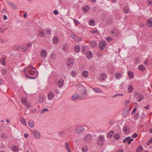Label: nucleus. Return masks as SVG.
<instances>
[{"label": "nucleus", "instance_id": "nucleus-63", "mask_svg": "<svg viewBox=\"0 0 152 152\" xmlns=\"http://www.w3.org/2000/svg\"><path fill=\"white\" fill-rule=\"evenodd\" d=\"M144 108H145L146 109L148 110L150 108L149 106V105H148L144 107Z\"/></svg>", "mask_w": 152, "mask_h": 152}, {"label": "nucleus", "instance_id": "nucleus-2", "mask_svg": "<svg viewBox=\"0 0 152 152\" xmlns=\"http://www.w3.org/2000/svg\"><path fill=\"white\" fill-rule=\"evenodd\" d=\"M28 72L29 75L31 76H34L33 77H31L28 75L26 73H25L26 76L28 78L30 79H35L37 77L38 75V74L37 72L34 69H28Z\"/></svg>", "mask_w": 152, "mask_h": 152}, {"label": "nucleus", "instance_id": "nucleus-43", "mask_svg": "<svg viewBox=\"0 0 152 152\" xmlns=\"http://www.w3.org/2000/svg\"><path fill=\"white\" fill-rule=\"evenodd\" d=\"M76 73L75 71L73 70L70 72L71 75L73 77H75L76 75Z\"/></svg>", "mask_w": 152, "mask_h": 152}, {"label": "nucleus", "instance_id": "nucleus-47", "mask_svg": "<svg viewBox=\"0 0 152 152\" xmlns=\"http://www.w3.org/2000/svg\"><path fill=\"white\" fill-rule=\"evenodd\" d=\"M46 34L49 35H50L51 34V30L48 29V28H46Z\"/></svg>", "mask_w": 152, "mask_h": 152}, {"label": "nucleus", "instance_id": "nucleus-42", "mask_svg": "<svg viewBox=\"0 0 152 152\" xmlns=\"http://www.w3.org/2000/svg\"><path fill=\"white\" fill-rule=\"evenodd\" d=\"M20 122L21 123L23 124V125L26 126L27 125V123L25 121V119L23 118L22 119L20 120Z\"/></svg>", "mask_w": 152, "mask_h": 152}, {"label": "nucleus", "instance_id": "nucleus-62", "mask_svg": "<svg viewBox=\"0 0 152 152\" xmlns=\"http://www.w3.org/2000/svg\"><path fill=\"white\" fill-rule=\"evenodd\" d=\"M53 13L55 15H57L58 13V11L57 10H54Z\"/></svg>", "mask_w": 152, "mask_h": 152}, {"label": "nucleus", "instance_id": "nucleus-56", "mask_svg": "<svg viewBox=\"0 0 152 152\" xmlns=\"http://www.w3.org/2000/svg\"><path fill=\"white\" fill-rule=\"evenodd\" d=\"M138 136V134L136 133H134L133 135H132V137L134 138H135Z\"/></svg>", "mask_w": 152, "mask_h": 152}, {"label": "nucleus", "instance_id": "nucleus-26", "mask_svg": "<svg viewBox=\"0 0 152 152\" xmlns=\"http://www.w3.org/2000/svg\"><path fill=\"white\" fill-rule=\"evenodd\" d=\"M146 24L147 25L148 27H151L152 26V21L151 18L150 19L147 20Z\"/></svg>", "mask_w": 152, "mask_h": 152}, {"label": "nucleus", "instance_id": "nucleus-44", "mask_svg": "<svg viewBox=\"0 0 152 152\" xmlns=\"http://www.w3.org/2000/svg\"><path fill=\"white\" fill-rule=\"evenodd\" d=\"M1 137L2 138H4L7 139V135L6 134H5L4 133H2L1 134Z\"/></svg>", "mask_w": 152, "mask_h": 152}, {"label": "nucleus", "instance_id": "nucleus-12", "mask_svg": "<svg viewBox=\"0 0 152 152\" xmlns=\"http://www.w3.org/2000/svg\"><path fill=\"white\" fill-rule=\"evenodd\" d=\"M123 131L124 133L126 134H128L129 132L130 129L129 126L127 125L125 126L123 128Z\"/></svg>", "mask_w": 152, "mask_h": 152}, {"label": "nucleus", "instance_id": "nucleus-20", "mask_svg": "<svg viewBox=\"0 0 152 152\" xmlns=\"http://www.w3.org/2000/svg\"><path fill=\"white\" fill-rule=\"evenodd\" d=\"M123 75L120 73H116L115 74V78L116 79L119 80L121 78Z\"/></svg>", "mask_w": 152, "mask_h": 152}, {"label": "nucleus", "instance_id": "nucleus-34", "mask_svg": "<svg viewBox=\"0 0 152 152\" xmlns=\"http://www.w3.org/2000/svg\"><path fill=\"white\" fill-rule=\"evenodd\" d=\"M107 21L108 22V24H109V23L111 24L113 21V18L112 17L110 16L109 19L107 20Z\"/></svg>", "mask_w": 152, "mask_h": 152}, {"label": "nucleus", "instance_id": "nucleus-32", "mask_svg": "<svg viewBox=\"0 0 152 152\" xmlns=\"http://www.w3.org/2000/svg\"><path fill=\"white\" fill-rule=\"evenodd\" d=\"M89 24L90 26H94L95 25V23L94 20L93 19H91L89 20Z\"/></svg>", "mask_w": 152, "mask_h": 152}, {"label": "nucleus", "instance_id": "nucleus-14", "mask_svg": "<svg viewBox=\"0 0 152 152\" xmlns=\"http://www.w3.org/2000/svg\"><path fill=\"white\" fill-rule=\"evenodd\" d=\"M66 63L67 64L68 67H70L73 65L74 64V61L72 60L71 58H70L67 60Z\"/></svg>", "mask_w": 152, "mask_h": 152}, {"label": "nucleus", "instance_id": "nucleus-24", "mask_svg": "<svg viewBox=\"0 0 152 152\" xmlns=\"http://www.w3.org/2000/svg\"><path fill=\"white\" fill-rule=\"evenodd\" d=\"M11 148L12 151L14 152H18L19 151L18 148L16 145L12 146Z\"/></svg>", "mask_w": 152, "mask_h": 152}, {"label": "nucleus", "instance_id": "nucleus-35", "mask_svg": "<svg viewBox=\"0 0 152 152\" xmlns=\"http://www.w3.org/2000/svg\"><path fill=\"white\" fill-rule=\"evenodd\" d=\"M82 9L84 12H87L89 10V7L88 6H86L83 7H82Z\"/></svg>", "mask_w": 152, "mask_h": 152}, {"label": "nucleus", "instance_id": "nucleus-55", "mask_svg": "<svg viewBox=\"0 0 152 152\" xmlns=\"http://www.w3.org/2000/svg\"><path fill=\"white\" fill-rule=\"evenodd\" d=\"M137 110V107H135L132 110V112H131V114H132L134 113H135Z\"/></svg>", "mask_w": 152, "mask_h": 152}, {"label": "nucleus", "instance_id": "nucleus-40", "mask_svg": "<svg viewBox=\"0 0 152 152\" xmlns=\"http://www.w3.org/2000/svg\"><path fill=\"white\" fill-rule=\"evenodd\" d=\"M142 149V146L141 145H140L137 148L136 150V152H140V151Z\"/></svg>", "mask_w": 152, "mask_h": 152}, {"label": "nucleus", "instance_id": "nucleus-6", "mask_svg": "<svg viewBox=\"0 0 152 152\" xmlns=\"http://www.w3.org/2000/svg\"><path fill=\"white\" fill-rule=\"evenodd\" d=\"M135 96H136L137 99V101L138 102H140L141 101L144 99V96L140 94H138L137 93L135 94Z\"/></svg>", "mask_w": 152, "mask_h": 152}, {"label": "nucleus", "instance_id": "nucleus-27", "mask_svg": "<svg viewBox=\"0 0 152 152\" xmlns=\"http://www.w3.org/2000/svg\"><path fill=\"white\" fill-rule=\"evenodd\" d=\"M65 146L66 149L67 150L68 152H71V150L70 148L69 144L68 142H66L65 143Z\"/></svg>", "mask_w": 152, "mask_h": 152}, {"label": "nucleus", "instance_id": "nucleus-61", "mask_svg": "<svg viewBox=\"0 0 152 152\" xmlns=\"http://www.w3.org/2000/svg\"><path fill=\"white\" fill-rule=\"evenodd\" d=\"M124 83L123 82L119 86V88L121 89H122L123 88V84Z\"/></svg>", "mask_w": 152, "mask_h": 152}, {"label": "nucleus", "instance_id": "nucleus-33", "mask_svg": "<svg viewBox=\"0 0 152 152\" xmlns=\"http://www.w3.org/2000/svg\"><path fill=\"white\" fill-rule=\"evenodd\" d=\"M80 96V95H79L78 94H75L73 95L72 96V99L73 100H76L79 96Z\"/></svg>", "mask_w": 152, "mask_h": 152}, {"label": "nucleus", "instance_id": "nucleus-23", "mask_svg": "<svg viewBox=\"0 0 152 152\" xmlns=\"http://www.w3.org/2000/svg\"><path fill=\"white\" fill-rule=\"evenodd\" d=\"M133 87L131 85H129L127 88V91L129 93H132L133 91Z\"/></svg>", "mask_w": 152, "mask_h": 152}, {"label": "nucleus", "instance_id": "nucleus-30", "mask_svg": "<svg viewBox=\"0 0 152 152\" xmlns=\"http://www.w3.org/2000/svg\"><path fill=\"white\" fill-rule=\"evenodd\" d=\"M29 126L31 128H33L34 127V123L32 120H29L28 122Z\"/></svg>", "mask_w": 152, "mask_h": 152}, {"label": "nucleus", "instance_id": "nucleus-50", "mask_svg": "<svg viewBox=\"0 0 152 152\" xmlns=\"http://www.w3.org/2000/svg\"><path fill=\"white\" fill-rule=\"evenodd\" d=\"M48 110V108H45L42 110L40 112L41 114H43L45 112L47 111Z\"/></svg>", "mask_w": 152, "mask_h": 152}, {"label": "nucleus", "instance_id": "nucleus-16", "mask_svg": "<svg viewBox=\"0 0 152 152\" xmlns=\"http://www.w3.org/2000/svg\"><path fill=\"white\" fill-rule=\"evenodd\" d=\"M88 72L87 70L84 71L82 73V76L84 78H87L88 76Z\"/></svg>", "mask_w": 152, "mask_h": 152}, {"label": "nucleus", "instance_id": "nucleus-38", "mask_svg": "<svg viewBox=\"0 0 152 152\" xmlns=\"http://www.w3.org/2000/svg\"><path fill=\"white\" fill-rule=\"evenodd\" d=\"M129 10V9L127 6L125 7L124 9V11L125 13H128Z\"/></svg>", "mask_w": 152, "mask_h": 152}, {"label": "nucleus", "instance_id": "nucleus-60", "mask_svg": "<svg viewBox=\"0 0 152 152\" xmlns=\"http://www.w3.org/2000/svg\"><path fill=\"white\" fill-rule=\"evenodd\" d=\"M6 41L4 40L3 39L0 38V43H4Z\"/></svg>", "mask_w": 152, "mask_h": 152}, {"label": "nucleus", "instance_id": "nucleus-46", "mask_svg": "<svg viewBox=\"0 0 152 152\" xmlns=\"http://www.w3.org/2000/svg\"><path fill=\"white\" fill-rule=\"evenodd\" d=\"M73 20H74V23L75 25L77 26L79 24V22L78 20H76L75 19H73Z\"/></svg>", "mask_w": 152, "mask_h": 152}, {"label": "nucleus", "instance_id": "nucleus-19", "mask_svg": "<svg viewBox=\"0 0 152 152\" xmlns=\"http://www.w3.org/2000/svg\"><path fill=\"white\" fill-rule=\"evenodd\" d=\"M54 95L52 91H50L48 94V99L49 100L52 99L54 97Z\"/></svg>", "mask_w": 152, "mask_h": 152}, {"label": "nucleus", "instance_id": "nucleus-45", "mask_svg": "<svg viewBox=\"0 0 152 152\" xmlns=\"http://www.w3.org/2000/svg\"><path fill=\"white\" fill-rule=\"evenodd\" d=\"M120 137V135L118 134H115L114 136V138L115 140H117L119 139Z\"/></svg>", "mask_w": 152, "mask_h": 152}, {"label": "nucleus", "instance_id": "nucleus-64", "mask_svg": "<svg viewBox=\"0 0 152 152\" xmlns=\"http://www.w3.org/2000/svg\"><path fill=\"white\" fill-rule=\"evenodd\" d=\"M149 2V4L151 5L152 4V0H148Z\"/></svg>", "mask_w": 152, "mask_h": 152}, {"label": "nucleus", "instance_id": "nucleus-49", "mask_svg": "<svg viewBox=\"0 0 152 152\" xmlns=\"http://www.w3.org/2000/svg\"><path fill=\"white\" fill-rule=\"evenodd\" d=\"M88 150V148L87 147H85L83 148L82 149V152H86Z\"/></svg>", "mask_w": 152, "mask_h": 152}, {"label": "nucleus", "instance_id": "nucleus-39", "mask_svg": "<svg viewBox=\"0 0 152 152\" xmlns=\"http://www.w3.org/2000/svg\"><path fill=\"white\" fill-rule=\"evenodd\" d=\"M128 75L131 78H132L134 77L133 73L132 71H128Z\"/></svg>", "mask_w": 152, "mask_h": 152}, {"label": "nucleus", "instance_id": "nucleus-52", "mask_svg": "<svg viewBox=\"0 0 152 152\" xmlns=\"http://www.w3.org/2000/svg\"><path fill=\"white\" fill-rule=\"evenodd\" d=\"M140 60L139 58H137L135 59V64H137L140 63Z\"/></svg>", "mask_w": 152, "mask_h": 152}, {"label": "nucleus", "instance_id": "nucleus-57", "mask_svg": "<svg viewBox=\"0 0 152 152\" xmlns=\"http://www.w3.org/2000/svg\"><path fill=\"white\" fill-rule=\"evenodd\" d=\"M101 75L103 76H104L105 78H107V74L105 73H103L101 74Z\"/></svg>", "mask_w": 152, "mask_h": 152}, {"label": "nucleus", "instance_id": "nucleus-1", "mask_svg": "<svg viewBox=\"0 0 152 152\" xmlns=\"http://www.w3.org/2000/svg\"><path fill=\"white\" fill-rule=\"evenodd\" d=\"M74 86H76L80 93V99H83L86 97L87 95V91L86 88L83 86L80 83H77Z\"/></svg>", "mask_w": 152, "mask_h": 152}, {"label": "nucleus", "instance_id": "nucleus-58", "mask_svg": "<svg viewBox=\"0 0 152 152\" xmlns=\"http://www.w3.org/2000/svg\"><path fill=\"white\" fill-rule=\"evenodd\" d=\"M112 38L109 37H107L106 38V40L108 42H110L112 40Z\"/></svg>", "mask_w": 152, "mask_h": 152}, {"label": "nucleus", "instance_id": "nucleus-36", "mask_svg": "<svg viewBox=\"0 0 152 152\" xmlns=\"http://www.w3.org/2000/svg\"><path fill=\"white\" fill-rule=\"evenodd\" d=\"M139 69L141 71H143L145 69V67L142 65H140L138 67Z\"/></svg>", "mask_w": 152, "mask_h": 152}, {"label": "nucleus", "instance_id": "nucleus-3", "mask_svg": "<svg viewBox=\"0 0 152 152\" xmlns=\"http://www.w3.org/2000/svg\"><path fill=\"white\" fill-rule=\"evenodd\" d=\"M104 141L105 138L104 135H100L98 137L97 144L98 145L102 146L104 144Z\"/></svg>", "mask_w": 152, "mask_h": 152}, {"label": "nucleus", "instance_id": "nucleus-8", "mask_svg": "<svg viewBox=\"0 0 152 152\" xmlns=\"http://www.w3.org/2000/svg\"><path fill=\"white\" fill-rule=\"evenodd\" d=\"M86 58L89 60L91 59L93 56L91 50L88 51L86 52Z\"/></svg>", "mask_w": 152, "mask_h": 152}, {"label": "nucleus", "instance_id": "nucleus-28", "mask_svg": "<svg viewBox=\"0 0 152 152\" xmlns=\"http://www.w3.org/2000/svg\"><path fill=\"white\" fill-rule=\"evenodd\" d=\"M0 62L3 65H6L5 58L4 57H2L0 59Z\"/></svg>", "mask_w": 152, "mask_h": 152}, {"label": "nucleus", "instance_id": "nucleus-7", "mask_svg": "<svg viewBox=\"0 0 152 152\" xmlns=\"http://www.w3.org/2000/svg\"><path fill=\"white\" fill-rule=\"evenodd\" d=\"M106 45L107 44L105 43L104 41L103 40L100 41L99 45V48L101 50H104Z\"/></svg>", "mask_w": 152, "mask_h": 152}, {"label": "nucleus", "instance_id": "nucleus-5", "mask_svg": "<svg viewBox=\"0 0 152 152\" xmlns=\"http://www.w3.org/2000/svg\"><path fill=\"white\" fill-rule=\"evenodd\" d=\"M92 136L89 134H86L83 137V140L85 142H89L92 138Z\"/></svg>", "mask_w": 152, "mask_h": 152}, {"label": "nucleus", "instance_id": "nucleus-17", "mask_svg": "<svg viewBox=\"0 0 152 152\" xmlns=\"http://www.w3.org/2000/svg\"><path fill=\"white\" fill-rule=\"evenodd\" d=\"M64 80L62 79H60L57 82V86L58 87H61L64 85Z\"/></svg>", "mask_w": 152, "mask_h": 152}, {"label": "nucleus", "instance_id": "nucleus-25", "mask_svg": "<svg viewBox=\"0 0 152 152\" xmlns=\"http://www.w3.org/2000/svg\"><path fill=\"white\" fill-rule=\"evenodd\" d=\"M80 50V47L78 45H76L74 48V50L76 53H78Z\"/></svg>", "mask_w": 152, "mask_h": 152}, {"label": "nucleus", "instance_id": "nucleus-13", "mask_svg": "<svg viewBox=\"0 0 152 152\" xmlns=\"http://www.w3.org/2000/svg\"><path fill=\"white\" fill-rule=\"evenodd\" d=\"M40 53L42 58H45L47 56V52L45 49L42 50L40 51Z\"/></svg>", "mask_w": 152, "mask_h": 152}, {"label": "nucleus", "instance_id": "nucleus-53", "mask_svg": "<svg viewBox=\"0 0 152 152\" xmlns=\"http://www.w3.org/2000/svg\"><path fill=\"white\" fill-rule=\"evenodd\" d=\"M7 71L6 69L5 68L2 69V73L4 75H5L6 74Z\"/></svg>", "mask_w": 152, "mask_h": 152}, {"label": "nucleus", "instance_id": "nucleus-11", "mask_svg": "<svg viewBox=\"0 0 152 152\" xmlns=\"http://www.w3.org/2000/svg\"><path fill=\"white\" fill-rule=\"evenodd\" d=\"M70 36L72 39H73L75 41L79 42L81 40V38L73 34H70Z\"/></svg>", "mask_w": 152, "mask_h": 152}, {"label": "nucleus", "instance_id": "nucleus-31", "mask_svg": "<svg viewBox=\"0 0 152 152\" xmlns=\"http://www.w3.org/2000/svg\"><path fill=\"white\" fill-rule=\"evenodd\" d=\"M90 45L93 47H96L97 45V44L96 42L95 41H93L91 42L90 43Z\"/></svg>", "mask_w": 152, "mask_h": 152}, {"label": "nucleus", "instance_id": "nucleus-4", "mask_svg": "<svg viewBox=\"0 0 152 152\" xmlns=\"http://www.w3.org/2000/svg\"><path fill=\"white\" fill-rule=\"evenodd\" d=\"M85 131L84 127L83 126H78L75 129V132L78 134H81L84 133Z\"/></svg>", "mask_w": 152, "mask_h": 152}, {"label": "nucleus", "instance_id": "nucleus-10", "mask_svg": "<svg viewBox=\"0 0 152 152\" xmlns=\"http://www.w3.org/2000/svg\"><path fill=\"white\" fill-rule=\"evenodd\" d=\"M32 132L34 134V136L36 138L39 139L40 138V134L38 131L35 130L33 131Z\"/></svg>", "mask_w": 152, "mask_h": 152}, {"label": "nucleus", "instance_id": "nucleus-48", "mask_svg": "<svg viewBox=\"0 0 152 152\" xmlns=\"http://www.w3.org/2000/svg\"><path fill=\"white\" fill-rule=\"evenodd\" d=\"M123 96V94H115L114 96H113V97H115L117 96Z\"/></svg>", "mask_w": 152, "mask_h": 152}, {"label": "nucleus", "instance_id": "nucleus-9", "mask_svg": "<svg viewBox=\"0 0 152 152\" xmlns=\"http://www.w3.org/2000/svg\"><path fill=\"white\" fill-rule=\"evenodd\" d=\"M133 140L134 139L132 138H131L130 137H126L125 139L123 140V141L124 143H126V141H127L128 142V144H130Z\"/></svg>", "mask_w": 152, "mask_h": 152}, {"label": "nucleus", "instance_id": "nucleus-37", "mask_svg": "<svg viewBox=\"0 0 152 152\" xmlns=\"http://www.w3.org/2000/svg\"><path fill=\"white\" fill-rule=\"evenodd\" d=\"M45 96H43L42 97H40L39 98V102L40 103H42L44 101L43 100L45 99Z\"/></svg>", "mask_w": 152, "mask_h": 152}, {"label": "nucleus", "instance_id": "nucleus-51", "mask_svg": "<svg viewBox=\"0 0 152 152\" xmlns=\"http://www.w3.org/2000/svg\"><path fill=\"white\" fill-rule=\"evenodd\" d=\"M151 143H152V138H151L147 142L146 144L147 145H149Z\"/></svg>", "mask_w": 152, "mask_h": 152}, {"label": "nucleus", "instance_id": "nucleus-21", "mask_svg": "<svg viewBox=\"0 0 152 152\" xmlns=\"http://www.w3.org/2000/svg\"><path fill=\"white\" fill-rule=\"evenodd\" d=\"M37 32L38 33V35L41 37H44L45 36V34L42 30L37 31Z\"/></svg>", "mask_w": 152, "mask_h": 152}, {"label": "nucleus", "instance_id": "nucleus-54", "mask_svg": "<svg viewBox=\"0 0 152 152\" xmlns=\"http://www.w3.org/2000/svg\"><path fill=\"white\" fill-rule=\"evenodd\" d=\"M64 134V132L61 131L58 132V135L60 136H62Z\"/></svg>", "mask_w": 152, "mask_h": 152}, {"label": "nucleus", "instance_id": "nucleus-15", "mask_svg": "<svg viewBox=\"0 0 152 152\" xmlns=\"http://www.w3.org/2000/svg\"><path fill=\"white\" fill-rule=\"evenodd\" d=\"M21 103L24 106H26L27 104V98L25 97H22L21 99Z\"/></svg>", "mask_w": 152, "mask_h": 152}, {"label": "nucleus", "instance_id": "nucleus-59", "mask_svg": "<svg viewBox=\"0 0 152 152\" xmlns=\"http://www.w3.org/2000/svg\"><path fill=\"white\" fill-rule=\"evenodd\" d=\"M148 62V58H146L145 60L144 61V63L146 65L147 64V63Z\"/></svg>", "mask_w": 152, "mask_h": 152}, {"label": "nucleus", "instance_id": "nucleus-18", "mask_svg": "<svg viewBox=\"0 0 152 152\" xmlns=\"http://www.w3.org/2000/svg\"><path fill=\"white\" fill-rule=\"evenodd\" d=\"M59 40V39L58 37L56 36H54L53 37V42L54 44H57Z\"/></svg>", "mask_w": 152, "mask_h": 152}, {"label": "nucleus", "instance_id": "nucleus-29", "mask_svg": "<svg viewBox=\"0 0 152 152\" xmlns=\"http://www.w3.org/2000/svg\"><path fill=\"white\" fill-rule=\"evenodd\" d=\"M114 134V132L113 131H110L107 134V137L108 138H110L112 137L113 134Z\"/></svg>", "mask_w": 152, "mask_h": 152}, {"label": "nucleus", "instance_id": "nucleus-41", "mask_svg": "<svg viewBox=\"0 0 152 152\" xmlns=\"http://www.w3.org/2000/svg\"><path fill=\"white\" fill-rule=\"evenodd\" d=\"M96 92L99 93H101V90L98 88H95L93 89Z\"/></svg>", "mask_w": 152, "mask_h": 152}, {"label": "nucleus", "instance_id": "nucleus-22", "mask_svg": "<svg viewBox=\"0 0 152 152\" xmlns=\"http://www.w3.org/2000/svg\"><path fill=\"white\" fill-rule=\"evenodd\" d=\"M8 4L13 9H16L17 8V6L15 4H13L11 3L10 1H7Z\"/></svg>", "mask_w": 152, "mask_h": 152}]
</instances>
